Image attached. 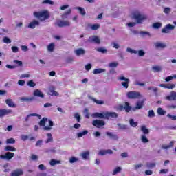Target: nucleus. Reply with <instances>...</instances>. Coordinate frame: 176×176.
Instances as JSON below:
<instances>
[{
	"label": "nucleus",
	"instance_id": "f257e3e1",
	"mask_svg": "<svg viewBox=\"0 0 176 176\" xmlns=\"http://www.w3.org/2000/svg\"><path fill=\"white\" fill-rule=\"evenodd\" d=\"M34 17L38 19L40 21H45L47 19H50V14L48 10H43L40 12H34L33 13Z\"/></svg>",
	"mask_w": 176,
	"mask_h": 176
},
{
	"label": "nucleus",
	"instance_id": "f03ea898",
	"mask_svg": "<svg viewBox=\"0 0 176 176\" xmlns=\"http://www.w3.org/2000/svg\"><path fill=\"white\" fill-rule=\"evenodd\" d=\"M126 97L129 100H138V98H141V93L131 91L126 93Z\"/></svg>",
	"mask_w": 176,
	"mask_h": 176
},
{
	"label": "nucleus",
	"instance_id": "7ed1b4c3",
	"mask_svg": "<svg viewBox=\"0 0 176 176\" xmlns=\"http://www.w3.org/2000/svg\"><path fill=\"white\" fill-rule=\"evenodd\" d=\"M85 43H96V45H100L101 43V40L100 37L96 35H93L89 37L87 41H85Z\"/></svg>",
	"mask_w": 176,
	"mask_h": 176
},
{
	"label": "nucleus",
	"instance_id": "20e7f679",
	"mask_svg": "<svg viewBox=\"0 0 176 176\" xmlns=\"http://www.w3.org/2000/svg\"><path fill=\"white\" fill-rule=\"evenodd\" d=\"M118 111H123L124 109L125 112L129 113V112H130L131 109H133V107L130 106V103H129L128 102H124V106L122 104H120L118 107Z\"/></svg>",
	"mask_w": 176,
	"mask_h": 176
},
{
	"label": "nucleus",
	"instance_id": "39448f33",
	"mask_svg": "<svg viewBox=\"0 0 176 176\" xmlns=\"http://www.w3.org/2000/svg\"><path fill=\"white\" fill-rule=\"evenodd\" d=\"M133 19L136 20L138 24H141L144 20H146L147 17L146 15H142L140 13L133 14Z\"/></svg>",
	"mask_w": 176,
	"mask_h": 176
},
{
	"label": "nucleus",
	"instance_id": "423d86ee",
	"mask_svg": "<svg viewBox=\"0 0 176 176\" xmlns=\"http://www.w3.org/2000/svg\"><path fill=\"white\" fill-rule=\"evenodd\" d=\"M119 80H121V85L124 89H129V85L130 83V79L122 76L118 78Z\"/></svg>",
	"mask_w": 176,
	"mask_h": 176
},
{
	"label": "nucleus",
	"instance_id": "0eeeda50",
	"mask_svg": "<svg viewBox=\"0 0 176 176\" xmlns=\"http://www.w3.org/2000/svg\"><path fill=\"white\" fill-rule=\"evenodd\" d=\"M55 25L63 28V27H69L71 25V23L68 21L58 20L55 23Z\"/></svg>",
	"mask_w": 176,
	"mask_h": 176
},
{
	"label": "nucleus",
	"instance_id": "6e6552de",
	"mask_svg": "<svg viewBox=\"0 0 176 176\" xmlns=\"http://www.w3.org/2000/svg\"><path fill=\"white\" fill-rule=\"evenodd\" d=\"M92 124L95 127L100 129V127H101L102 126H105V122L102 120H94L92 122Z\"/></svg>",
	"mask_w": 176,
	"mask_h": 176
},
{
	"label": "nucleus",
	"instance_id": "1a4fd4ad",
	"mask_svg": "<svg viewBox=\"0 0 176 176\" xmlns=\"http://www.w3.org/2000/svg\"><path fill=\"white\" fill-rule=\"evenodd\" d=\"M12 157H14V154L10 152L6 153L4 155H0V159H6L7 160H10Z\"/></svg>",
	"mask_w": 176,
	"mask_h": 176
},
{
	"label": "nucleus",
	"instance_id": "9d476101",
	"mask_svg": "<svg viewBox=\"0 0 176 176\" xmlns=\"http://www.w3.org/2000/svg\"><path fill=\"white\" fill-rule=\"evenodd\" d=\"M174 28H175V26L171 25V24H167L166 25V27H164L162 30V32L163 34H168L169 32V30H174Z\"/></svg>",
	"mask_w": 176,
	"mask_h": 176
},
{
	"label": "nucleus",
	"instance_id": "9b49d317",
	"mask_svg": "<svg viewBox=\"0 0 176 176\" xmlns=\"http://www.w3.org/2000/svg\"><path fill=\"white\" fill-rule=\"evenodd\" d=\"M12 113V110L10 109H0V118H3V116H6V115H10Z\"/></svg>",
	"mask_w": 176,
	"mask_h": 176
},
{
	"label": "nucleus",
	"instance_id": "f8f14e48",
	"mask_svg": "<svg viewBox=\"0 0 176 176\" xmlns=\"http://www.w3.org/2000/svg\"><path fill=\"white\" fill-rule=\"evenodd\" d=\"M92 118H99V119H107L105 113H94L92 114Z\"/></svg>",
	"mask_w": 176,
	"mask_h": 176
},
{
	"label": "nucleus",
	"instance_id": "ddd939ff",
	"mask_svg": "<svg viewBox=\"0 0 176 176\" xmlns=\"http://www.w3.org/2000/svg\"><path fill=\"white\" fill-rule=\"evenodd\" d=\"M166 98L168 101H176V92L175 91H171L170 94L169 96H167Z\"/></svg>",
	"mask_w": 176,
	"mask_h": 176
},
{
	"label": "nucleus",
	"instance_id": "4468645a",
	"mask_svg": "<svg viewBox=\"0 0 176 176\" xmlns=\"http://www.w3.org/2000/svg\"><path fill=\"white\" fill-rule=\"evenodd\" d=\"M106 135L109 137L111 140H114V141H118V140H119V136L116 134H113L112 132H106Z\"/></svg>",
	"mask_w": 176,
	"mask_h": 176
},
{
	"label": "nucleus",
	"instance_id": "2eb2a0df",
	"mask_svg": "<svg viewBox=\"0 0 176 176\" xmlns=\"http://www.w3.org/2000/svg\"><path fill=\"white\" fill-rule=\"evenodd\" d=\"M34 100H35L34 97H21L20 98V101H21V102H32V101H34Z\"/></svg>",
	"mask_w": 176,
	"mask_h": 176
},
{
	"label": "nucleus",
	"instance_id": "dca6fc26",
	"mask_svg": "<svg viewBox=\"0 0 176 176\" xmlns=\"http://www.w3.org/2000/svg\"><path fill=\"white\" fill-rule=\"evenodd\" d=\"M49 96H58V92L56 91V87H50L48 91Z\"/></svg>",
	"mask_w": 176,
	"mask_h": 176
},
{
	"label": "nucleus",
	"instance_id": "f3484780",
	"mask_svg": "<svg viewBox=\"0 0 176 176\" xmlns=\"http://www.w3.org/2000/svg\"><path fill=\"white\" fill-rule=\"evenodd\" d=\"M106 119H109V118H116L119 116L118 113L116 112H107L105 113Z\"/></svg>",
	"mask_w": 176,
	"mask_h": 176
},
{
	"label": "nucleus",
	"instance_id": "a211bd4d",
	"mask_svg": "<svg viewBox=\"0 0 176 176\" xmlns=\"http://www.w3.org/2000/svg\"><path fill=\"white\" fill-rule=\"evenodd\" d=\"M24 174V172H23V170L21 169H16L14 172L11 173V176H21Z\"/></svg>",
	"mask_w": 176,
	"mask_h": 176
},
{
	"label": "nucleus",
	"instance_id": "6ab92c4d",
	"mask_svg": "<svg viewBox=\"0 0 176 176\" xmlns=\"http://www.w3.org/2000/svg\"><path fill=\"white\" fill-rule=\"evenodd\" d=\"M145 103V100H143L142 101H138L136 102V105L135 107V109H142V108L144 107V104Z\"/></svg>",
	"mask_w": 176,
	"mask_h": 176
},
{
	"label": "nucleus",
	"instance_id": "aec40b11",
	"mask_svg": "<svg viewBox=\"0 0 176 176\" xmlns=\"http://www.w3.org/2000/svg\"><path fill=\"white\" fill-rule=\"evenodd\" d=\"M36 25H39V21L34 20L33 21L30 23L28 28L34 29L35 28V27H36Z\"/></svg>",
	"mask_w": 176,
	"mask_h": 176
},
{
	"label": "nucleus",
	"instance_id": "412c9836",
	"mask_svg": "<svg viewBox=\"0 0 176 176\" xmlns=\"http://www.w3.org/2000/svg\"><path fill=\"white\" fill-rule=\"evenodd\" d=\"M6 104H7L10 108H16V104L13 102L12 99H7L6 100Z\"/></svg>",
	"mask_w": 176,
	"mask_h": 176
},
{
	"label": "nucleus",
	"instance_id": "4be33fe9",
	"mask_svg": "<svg viewBox=\"0 0 176 176\" xmlns=\"http://www.w3.org/2000/svg\"><path fill=\"white\" fill-rule=\"evenodd\" d=\"M34 96H36V97H41V98H43L45 97V95H43V93L39 89H36L34 91Z\"/></svg>",
	"mask_w": 176,
	"mask_h": 176
},
{
	"label": "nucleus",
	"instance_id": "5701e85b",
	"mask_svg": "<svg viewBox=\"0 0 176 176\" xmlns=\"http://www.w3.org/2000/svg\"><path fill=\"white\" fill-rule=\"evenodd\" d=\"M89 100H91L95 104H97L98 105H104V101L102 100H98L91 96H89Z\"/></svg>",
	"mask_w": 176,
	"mask_h": 176
},
{
	"label": "nucleus",
	"instance_id": "b1692460",
	"mask_svg": "<svg viewBox=\"0 0 176 176\" xmlns=\"http://www.w3.org/2000/svg\"><path fill=\"white\" fill-rule=\"evenodd\" d=\"M75 53H76V56H82V55L85 54V53H86V52L85 51V50H83L82 48H78L75 50Z\"/></svg>",
	"mask_w": 176,
	"mask_h": 176
},
{
	"label": "nucleus",
	"instance_id": "393cba45",
	"mask_svg": "<svg viewBox=\"0 0 176 176\" xmlns=\"http://www.w3.org/2000/svg\"><path fill=\"white\" fill-rule=\"evenodd\" d=\"M81 156L83 160H87L89 159V156H90V152L89 151L82 152L81 153Z\"/></svg>",
	"mask_w": 176,
	"mask_h": 176
},
{
	"label": "nucleus",
	"instance_id": "a878e982",
	"mask_svg": "<svg viewBox=\"0 0 176 176\" xmlns=\"http://www.w3.org/2000/svg\"><path fill=\"white\" fill-rule=\"evenodd\" d=\"M47 122V118H45V117H44V118H43L40 120L38 124H39V126H41L42 127H46L45 126H46V122Z\"/></svg>",
	"mask_w": 176,
	"mask_h": 176
},
{
	"label": "nucleus",
	"instance_id": "bb28decb",
	"mask_svg": "<svg viewBox=\"0 0 176 176\" xmlns=\"http://www.w3.org/2000/svg\"><path fill=\"white\" fill-rule=\"evenodd\" d=\"M88 27H90L91 30H92L93 31H96V30H98V28H100V24H89Z\"/></svg>",
	"mask_w": 176,
	"mask_h": 176
},
{
	"label": "nucleus",
	"instance_id": "cd10ccee",
	"mask_svg": "<svg viewBox=\"0 0 176 176\" xmlns=\"http://www.w3.org/2000/svg\"><path fill=\"white\" fill-rule=\"evenodd\" d=\"M76 9H77V10H78L80 14H81V16H85L86 15V11L85 10V8H82V7H77L76 8Z\"/></svg>",
	"mask_w": 176,
	"mask_h": 176
},
{
	"label": "nucleus",
	"instance_id": "c85d7f7f",
	"mask_svg": "<svg viewBox=\"0 0 176 176\" xmlns=\"http://www.w3.org/2000/svg\"><path fill=\"white\" fill-rule=\"evenodd\" d=\"M5 151L7 152H16V148L12 146H7L5 147Z\"/></svg>",
	"mask_w": 176,
	"mask_h": 176
},
{
	"label": "nucleus",
	"instance_id": "c756f323",
	"mask_svg": "<svg viewBox=\"0 0 176 176\" xmlns=\"http://www.w3.org/2000/svg\"><path fill=\"white\" fill-rule=\"evenodd\" d=\"M61 161L57 160H51L50 162V166H56V164H60Z\"/></svg>",
	"mask_w": 176,
	"mask_h": 176
},
{
	"label": "nucleus",
	"instance_id": "7c9ffc66",
	"mask_svg": "<svg viewBox=\"0 0 176 176\" xmlns=\"http://www.w3.org/2000/svg\"><path fill=\"white\" fill-rule=\"evenodd\" d=\"M141 131H142L144 134H149V129H148L145 125L141 126Z\"/></svg>",
	"mask_w": 176,
	"mask_h": 176
},
{
	"label": "nucleus",
	"instance_id": "2f4dec72",
	"mask_svg": "<svg viewBox=\"0 0 176 176\" xmlns=\"http://www.w3.org/2000/svg\"><path fill=\"white\" fill-rule=\"evenodd\" d=\"M105 69H96L94 70L93 74L97 75V74H102V72H105Z\"/></svg>",
	"mask_w": 176,
	"mask_h": 176
},
{
	"label": "nucleus",
	"instance_id": "473e14b6",
	"mask_svg": "<svg viewBox=\"0 0 176 176\" xmlns=\"http://www.w3.org/2000/svg\"><path fill=\"white\" fill-rule=\"evenodd\" d=\"M53 122L52 120L49 121V126H45L43 127V130H45L47 131H49L50 130H52V127H53Z\"/></svg>",
	"mask_w": 176,
	"mask_h": 176
},
{
	"label": "nucleus",
	"instance_id": "72a5a7b5",
	"mask_svg": "<svg viewBox=\"0 0 176 176\" xmlns=\"http://www.w3.org/2000/svg\"><path fill=\"white\" fill-rule=\"evenodd\" d=\"M155 47L157 49H164L166 44L157 42L155 43Z\"/></svg>",
	"mask_w": 176,
	"mask_h": 176
},
{
	"label": "nucleus",
	"instance_id": "f704fd0d",
	"mask_svg": "<svg viewBox=\"0 0 176 176\" xmlns=\"http://www.w3.org/2000/svg\"><path fill=\"white\" fill-rule=\"evenodd\" d=\"M129 124L131 127H137L138 126V122H134V119L129 120Z\"/></svg>",
	"mask_w": 176,
	"mask_h": 176
},
{
	"label": "nucleus",
	"instance_id": "c9c22d12",
	"mask_svg": "<svg viewBox=\"0 0 176 176\" xmlns=\"http://www.w3.org/2000/svg\"><path fill=\"white\" fill-rule=\"evenodd\" d=\"M174 146V141H171L169 145H164L162 146L163 149H170V148H173Z\"/></svg>",
	"mask_w": 176,
	"mask_h": 176
},
{
	"label": "nucleus",
	"instance_id": "e433bc0d",
	"mask_svg": "<svg viewBox=\"0 0 176 176\" xmlns=\"http://www.w3.org/2000/svg\"><path fill=\"white\" fill-rule=\"evenodd\" d=\"M89 133V131L87 130H84L82 132H80L77 134L78 138H82L83 135H86Z\"/></svg>",
	"mask_w": 176,
	"mask_h": 176
},
{
	"label": "nucleus",
	"instance_id": "4c0bfd02",
	"mask_svg": "<svg viewBox=\"0 0 176 176\" xmlns=\"http://www.w3.org/2000/svg\"><path fill=\"white\" fill-rule=\"evenodd\" d=\"M47 136L48 138L46 140V144H49L50 142H53V136L52 135V133H47Z\"/></svg>",
	"mask_w": 176,
	"mask_h": 176
},
{
	"label": "nucleus",
	"instance_id": "58836bf2",
	"mask_svg": "<svg viewBox=\"0 0 176 176\" xmlns=\"http://www.w3.org/2000/svg\"><path fill=\"white\" fill-rule=\"evenodd\" d=\"M121 171H122V168H120V166H118L113 170L112 175H116V174H119V173H120Z\"/></svg>",
	"mask_w": 176,
	"mask_h": 176
},
{
	"label": "nucleus",
	"instance_id": "ea45409f",
	"mask_svg": "<svg viewBox=\"0 0 176 176\" xmlns=\"http://www.w3.org/2000/svg\"><path fill=\"white\" fill-rule=\"evenodd\" d=\"M97 52H100V53H102L103 54H105L106 53H108V50L104 48V47H99L97 48Z\"/></svg>",
	"mask_w": 176,
	"mask_h": 176
},
{
	"label": "nucleus",
	"instance_id": "a19ab883",
	"mask_svg": "<svg viewBox=\"0 0 176 176\" xmlns=\"http://www.w3.org/2000/svg\"><path fill=\"white\" fill-rule=\"evenodd\" d=\"M43 5H54V2L52 0H44L42 2Z\"/></svg>",
	"mask_w": 176,
	"mask_h": 176
},
{
	"label": "nucleus",
	"instance_id": "79ce46f5",
	"mask_svg": "<svg viewBox=\"0 0 176 176\" xmlns=\"http://www.w3.org/2000/svg\"><path fill=\"white\" fill-rule=\"evenodd\" d=\"M141 141L143 142V144H147V142H149V140L146 138V136L145 135H142L141 136Z\"/></svg>",
	"mask_w": 176,
	"mask_h": 176
},
{
	"label": "nucleus",
	"instance_id": "37998d69",
	"mask_svg": "<svg viewBox=\"0 0 176 176\" xmlns=\"http://www.w3.org/2000/svg\"><path fill=\"white\" fill-rule=\"evenodd\" d=\"M117 126H118V127H119V129H120V130H127V129H128V126H127V125H126V124H120V123H118V124H117Z\"/></svg>",
	"mask_w": 176,
	"mask_h": 176
},
{
	"label": "nucleus",
	"instance_id": "c03bdc74",
	"mask_svg": "<svg viewBox=\"0 0 176 176\" xmlns=\"http://www.w3.org/2000/svg\"><path fill=\"white\" fill-rule=\"evenodd\" d=\"M152 69L153 72H160V71H162V67L160 66H153Z\"/></svg>",
	"mask_w": 176,
	"mask_h": 176
},
{
	"label": "nucleus",
	"instance_id": "a18cd8bd",
	"mask_svg": "<svg viewBox=\"0 0 176 176\" xmlns=\"http://www.w3.org/2000/svg\"><path fill=\"white\" fill-rule=\"evenodd\" d=\"M54 43H51L48 46H47V50L48 52H53L54 50Z\"/></svg>",
	"mask_w": 176,
	"mask_h": 176
},
{
	"label": "nucleus",
	"instance_id": "49530a36",
	"mask_svg": "<svg viewBox=\"0 0 176 176\" xmlns=\"http://www.w3.org/2000/svg\"><path fill=\"white\" fill-rule=\"evenodd\" d=\"M3 42L8 45L9 43H12V40H10L9 37L5 36L3 38Z\"/></svg>",
	"mask_w": 176,
	"mask_h": 176
},
{
	"label": "nucleus",
	"instance_id": "de8ad7c7",
	"mask_svg": "<svg viewBox=\"0 0 176 176\" xmlns=\"http://www.w3.org/2000/svg\"><path fill=\"white\" fill-rule=\"evenodd\" d=\"M157 113L158 115H161V116L166 115V111L163 110L162 107H159L157 109Z\"/></svg>",
	"mask_w": 176,
	"mask_h": 176
},
{
	"label": "nucleus",
	"instance_id": "09e8293b",
	"mask_svg": "<svg viewBox=\"0 0 176 176\" xmlns=\"http://www.w3.org/2000/svg\"><path fill=\"white\" fill-rule=\"evenodd\" d=\"M28 86L30 87H35L36 86V84L34 82V80H30L28 82Z\"/></svg>",
	"mask_w": 176,
	"mask_h": 176
},
{
	"label": "nucleus",
	"instance_id": "8fccbe9b",
	"mask_svg": "<svg viewBox=\"0 0 176 176\" xmlns=\"http://www.w3.org/2000/svg\"><path fill=\"white\" fill-rule=\"evenodd\" d=\"M153 28L159 29L160 27H162V23L160 22H156L153 24Z\"/></svg>",
	"mask_w": 176,
	"mask_h": 176
},
{
	"label": "nucleus",
	"instance_id": "3c124183",
	"mask_svg": "<svg viewBox=\"0 0 176 176\" xmlns=\"http://www.w3.org/2000/svg\"><path fill=\"white\" fill-rule=\"evenodd\" d=\"M74 118H75V119H76L78 123H80V120H81L82 118L80 117V115L79 113H76L74 115Z\"/></svg>",
	"mask_w": 176,
	"mask_h": 176
},
{
	"label": "nucleus",
	"instance_id": "603ef678",
	"mask_svg": "<svg viewBox=\"0 0 176 176\" xmlns=\"http://www.w3.org/2000/svg\"><path fill=\"white\" fill-rule=\"evenodd\" d=\"M15 142L16 140L13 138L6 140V144H15Z\"/></svg>",
	"mask_w": 176,
	"mask_h": 176
},
{
	"label": "nucleus",
	"instance_id": "864d4df0",
	"mask_svg": "<svg viewBox=\"0 0 176 176\" xmlns=\"http://www.w3.org/2000/svg\"><path fill=\"white\" fill-rule=\"evenodd\" d=\"M126 51H127L129 53H131V54H137V53H138L137 50H133V49H131V48H130V47H128V48L126 49Z\"/></svg>",
	"mask_w": 176,
	"mask_h": 176
},
{
	"label": "nucleus",
	"instance_id": "5fc2aeb1",
	"mask_svg": "<svg viewBox=\"0 0 176 176\" xmlns=\"http://www.w3.org/2000/svg\"><path fill=\"white\" fill-rule=\"evenodd\" d=\"M31 116H36V113H30V114L26 116V118H25V122H28V120H30V118H31Z\"/></svg>",
	"mask_w": 176,
	"mask_h": 176
},
{
	"label": "nucleus",
	"instance_id": "6e6d98bb",
	"mask_svg": "<svg viewBox=\"0 0 176 176\" xmlns=\"http://www.w3.org/2000/svg\"><path fill=\"white\" fill-rule=\"evenodd\" d=\"M147 90H153L154 93H157L158 89L156 87H148L147 88Z\"/></svg>",
	"mask_w": 176,
	"mask_h": 176
},
{
	"label": "nucleus",
	"instance_id": "4d7b16f0",
	"mask_svg": "<svg viewBox=\"0 0 176 176\" xmlns=\"http://www.w3.org/2000/svg\"><path fill=\"white\" fill-rule=\"evenodd\" d=\"M175 87V84H166V89H169L170 90H173Z\"/></svg>",
	"mask_w": 176,
	"mask_h": 176
},
{
	"label": "nucleus",
	"instance_id": "13d9d810",
	"mask_svg": "<svg viewBox=\"0 0 176 176\" xmlns=\"http://www.w3.org/2000/svg\"><path fill=\"white\" fill-rule=\"evenodd\" d=\"M148 118H155V111H153V110H150L148 111Z\"/></svg>",
	"mask_w": 176,
	"mask_h": 176
},
{
	"label": "nucleus",
	"instance_id": "bf43d9fd",
	"mask_svg": "<svg viewBox=\"0 0 176 176\" xmlns=\"http://www.w3.org/2000/svg\"><path fill=\"white\" fill-rule=\"evenodd\" d=\"M79 160L75 157H72L69 160V163H75V162H78Z\"/></svg>",
	"mask_w": 176,
	"mask_h": 176
},
{
	"label": "nucleus",
	"instance_id": "052dcab7",
	"mask_svg": "<svg viewBox=\"0 0 176 176\" xmlns=\"http://www.w3.org/2000/svg\"><path fill=\"white\" fill-rule=\"evenodd\" d=\"M14 63L17 64L19 67H21L23 65V62L19 60H14Z\"/></svg>",
	"mask_w": 176,
	"mask_h": 176
},
{
	"label": "nucleus",
	"instance_id": "680f3d73",
	"mask_svg": "<svg viewBox=\"0 0 176 176\" xmlns=\"http://www.w3.org/2000/svg\"><path fill=\"white\" fill-rule=\"evenodd\" d=\"M173 79H174V75L173 76H167L165 78V82H170V80H173Z\"/></svg>",
	"mask_w": 176,
	"mask_h": 176
},
{
	"label": "nucleus",
	"instance_id": "e2e57ef3",
	"mask_svg": "<svg viewBox=\"0 0 176 176\" xmlns=\"http://www.w3.org/2000/svg\"><path fill=\"white\" fill-rule=\"evenodd\" d=\"M171 12V8L167 7L164 9V13H166V14H168Z\"/></svg>",
	"mask_w": 176,
	"mask_h": 176
},
{
	"label": "nucleus",
	"instance_id": "0e129e2a",
	"mask_svg": "<svg viewBox=\"0 0 176 176\" xmlns=\"http://www.w3.org/2000/svg\"><path fill=\"white\" fill-rule=\"evenodd\" d=\"M134 85H136L137 86H145V83L144 82H139L138 80L134 82Z\"/></svg>",
	"mask_w": 176,
	"mask_h": 176
},
{
	"label": "nucleus",
	"instance_id": "69168bd1",
	"mask_svg": "<svg viewBox=\"0 0 176 176\" xmlns=\"http://www.w3.org/2000/svg\"><path fill=\"white\" fill-rule=\"evenodd\" d=\"M109 67H111V68L116 67H118V63L112 62L109 63Z\"/></svg>",
	"mask_w": 176,
	"mask_h": 176
},
{
	"label": "nucleus",
	"instance_id": "338daca9",
	"mask_svg": "<svg viewBox=\"0 0 176 176\" xmlns=\"http://www.w3.org/2000/svg\"><path fill=\"white\" fill-rule=\"evenodd\" d=\"M12 50L13 53H17L19 52V47H17L16 46H12Z\"/></svg>",
	"mask_w": 176,
	"mask_h": 176
},
{
	"label": "nucleus",
	"instance_id": "774afa93",
	"mask_svg": "<svg viewBox=\"0 0 176 176\" xmlns=\"http://www.w3.org/2000/svg\"><path fill=\"white\" fill-rule=\"evenodd\" d=\"M167 117L170 118L172 120H176V116H171V114H167Z\"/></svg>",
	"mask_w": 176,
	"mask_h": 176
}]
</instances>
